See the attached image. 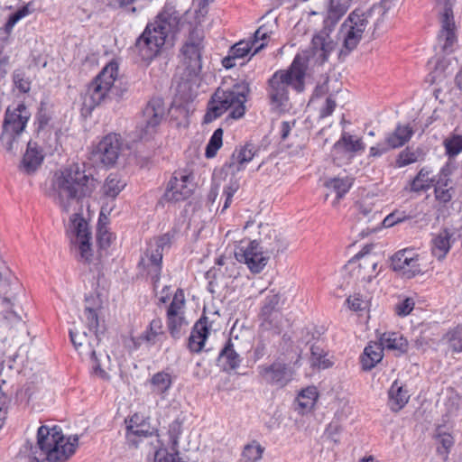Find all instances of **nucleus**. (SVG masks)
<instances>
[{"instance_id":"nucleus-29","label":"nucleus","mask_w":462,"mask_h":462,"mask_svg":"<svg viewBox=\"0 0 462 462\" xmlns=\"http://www.w3.org/2000/svg\"><path fill=\"white\" fill-rule=\"evenodd\" d=\"M243 361V358L240 356V355L236 351L234 347V344L232 340L229 338L223 348L220 350L217 356V362L219 365L223 366V369L227 371H234L237 369L241 363Z\"/></svg>"},{"instance_id":"nucleus-41","label":"nucleus","mask_w":462,"mask_h":462,"mask_svg":"<svg viewBox=\"0 0 462 462\" xmlns=\"http://www.w3.org/2000/svg\"><path fill=\"white\" fill-rule=\"evenodd\" d=\"M86 325L90 333L93 334L96 345H99L103 331L99 329V319L97 310L91 307H86L84 310Z\"/></svg>"},{"instance_id":"nucleus-17","label":"nucleus","mask_w":462,"mask_h":462,"mask_svg":"<svg viewBox=\"0 0 462 462\" xmlns=\"http://www.w3.org/2000/svg\"><path fill=\"white\" fill-rule=\"evenodd\" d=\"M377 264L376 255L365 252L350 259L346 268L357 281H370L376 273Z\"/></svg>"},{"instance_id":"nucleus-54","label":"nucleus","mask_w":462,"mask_h":462,"mask_svg":"<svg viewBox=\"0 0 462 462\" xmlns=\"http://www.w3.org/2000/svg\"><path fill=\"white\" fill-rule=\"evenodd\" d=\"M271 32L265 25L260 26L254 33V39L251 41L252 44L254 45V51L252 56L256 54L258 51L263 50L266 46L265 41L269 38Z\"/></svg>"},{"instance_id":"nucleus-13","label":"nucleus","mask_w":462,"mask_h":462,"mask_svg":"<svg viewBox=\"0 0 462 462\" xmlns=\"http://www.w3.org/2000/svg\"><path fill=\"white\" fill-rule=\"evenodd\" d=\"M423 258L411 249L396 252L392 257V266L406 279H412L425 273L426 265L422 263Z\"/></svg>"},{"instance_id":"nucleus-53","label":"nucleus","mask_w":462,"mask_h":462,"mask_svg":"<svg viewBox=\"0 0 462 462\" xmlns=\"http://www.w3.org/2000/svg\"><path fill=\"white\" fill-rule=\"evenodd\" d=\"M446 153L449 157H456L462 152V135L453 134L444 140Z\"/></svg>"},{"instance_id":"nucleus-3","label":"nucleus","mask_w":462,"mask_h":462,"mask_svg":"<svg viewBox=\"0 0 462 462\" xmlns=\"http://www.w3.org/2000/svg\"><path fill=\"white\" fill-rule=\"evenodd\" d=\"M53 185L55 202L63 212L69 213L74 203H80L91 197L97 181L91 172L85 170V165L73 163L56 174Z\"/></svg>"},{"instance_id":"nucleus-22","label":"nucleus","mask_w":462,"mask_h":462,"mask_svg":"<svg viewBox=\"0 0 462 462\" xmlns=\"http://www.w3.org/2000/svg\"><path fill=\"white\" fill-rule=\"evenodd\" d=\"M257 152L258 149L252 143L236 147L229 160L225 162L223 168L235 174L244 170L245 165L253 160Z\"/></svg>"},{"instance_id":"nucleus-15","label":"nucleus","mask_w":462,"mask_h":462,"mask_svg":"<svg viewBox=\"0 0 462 462\" xmlns=\"http://www.w3.org/2000/svg\"><path fill=\"white\" fill-rule=\"evenodd\" d=\"M194 177L184 171H177L170 179L163 199L168 202L183 201L189 199L194 191Z\"/></svg>"},{"instance_id":"nucleus-56","label":"nucleus","mask_w":462,"mask_h":462,"mask_svg":"<svg viewBox=\"0 0 462 462\" xmlns=\"http://www.w3.org/2000/svg\"><path fill=\"white\" fill-rule=\"evenodd\" d=\"M15 88L22 93H28L31 89V80L23 70L16 69L13 74Z\"/></svg>"},{"instance_id":"nucleus-35","label":"nucleus","mask_w":462,"mask_h":462,"mask_svg":"<svg viewBox=\"0 0 462 462\" xmlns=\"http://www.w3.org/2000/svg\"><path fill=\"white\" fill-rule=\"evenodd\" d=\"M318 400V390L315 386L303 389L297 396L296 402L298 407L296 410L301 413L310 411Z\"/></svg>"},{"instance_id":"nucleus-58","label":"nucleus","mask_w":462,"mask_h":462,"mask_svg":"<svg viewBox=\"0 0 462 462\" xmlns=\"http://www.w3.org/2000/svg\"><path fill=\"white\" fill-rule=\"evenodd\" d=\"M415 300L411 297L401 300L394 306V313L399 317L408 316L414 309Z\"/></svg>"},{"instance_id":"nucleus-45","label":"nucleus","mask_w":462,"mask_h":462,"mask_svg":"<svg viewBox=\"0 0 462 462\" xmlns=\"http://www.w3.org/2000/svg\"><path fill=\"white\" fill-rule=\"evenodd\" d=\"M444 341L453 353L462 352V326L448 330L444 336Z\"/></svg>"},{"instance_id":"nucleus-24","label":"nucleus","mask_w":462,"mask_h":462,"mask_svg":"<svg viewBox=\"0 0 462 462\" xmlns=\"http://www.w3.org/2000/svg\"><path fill=\"white\" fill-rule=\"evenodd\" d=\"M121 143L117 134H109L97 144V152L103 164L112 166L118 159Z\"/></svg>"},{"instance_id":"nucleus-10","label":"nucleus","mask_w":462,"mask_h":462,"mask_svg":"<svg viewBox=\"0 0 462 462\" xmlns=\"http://www.w3.org/2000/svg\"><path fill=\"white\" fill-rule=\"evenodd\" d=\"M30 116L31 113L23 103L13 111L9 108L6 110L0 142L7 152L14 154L18 150L20 135L24 131Z\"/></svg>"},{"instance_id":"nucleus-18","label":"nucleus","mask_w":462,"mask_h":462,"mask_svg":"<svg viewBox=\"0 0 462 462\" xmlns=\"http://www.w3.org/2000/svg\"><path fill=\"white\" fill-rule=\"evenodd\" d=\"M236 259L247 265L254 273H259L266 266L270 256L260 248L256 240L251 241L245 248L240 247L235 253Z\"/></svg>"},{"instance_id":"nucleus-64","label":"nucleus","mask_w":462,"mask_h":462,"mask_svg":"<svg viewBox=\"0 0 462 462\" xmlns=\"http://www.w3.org/2000/svg\"><path fill=\"white\" fill-rule=\"evenodd\" d=\"M337 106V102L332 94L326 97L325 104L319 113V117H326L332 114Z\"/></svg>"},{"instance_id":"nucleus-57","label":"nucleus","mask_w":462,"mask_h":462,"mask_svg":"<svg viewBox=\"0 0 462 462\" xmlns=\"http://www.w3.org/2000/svg\"><path fill=\"white\" fill-rule=\"evenodd\" d=\"M185 298L184 292L181 289H178L173 296V299L168 307L167 316H173L174 314H182L181 309L184 307Z\"/></svg>"},{"instance_id":"nucleus-28","label":"nucleus","mask_w":462,"mask_h":462,"mask_svg":"<svg viewBox=\"0 0 462 462\" xmlns=\"http://www.w3.org/2000/svg\"><path fill=\"white\" fill-rule=\"evenodd\" d=\"M51 115L46 109L45 104L41 102L38 112L35 115L34 125L36 132V138L45 142L46 139L51 136L53 126L51 125Z\"/></svg>"},{"instance_id":"nucleus-25","label":"nucleus","mask_w":462,"mask_h":462,"mask_svg":"<svg viewBox=\"0 0 462 462\" xmlns=\"http://www.w3.org/2000/svg\"><path fill=\"white\" fill-rule=\"evenodd\" d=\"M350 4L346 0H328L324 5L322 24L327 28H337L341 18L346 14Z\"/></svg>"},{"instance_id":"nucleus-55","label":"nucleus","mask_w":462,"mask_h":462,"mask_svg":"<svg viewBox=\"0 0 462 462\" xmlns=\"http://www.w3.org/2000/svg\"><path fill=\"white\" fill-rule=\"evenodd\" d=\"M437 439L441 445V448H438V451L447 456L454 444V438L450 433L444 431L443 427L439 426L437 428Z\"/></svg>"},{"instance_id":"nucleus-32","label":"nucleus","mask_w":462,"mask_h":462,"mask_svg":"<svg viewBox=\"0 0 462 462\" xmlns=\"http://www.w3.org/2000/svg\"><path fill=\"white\" fill-rule=\"evenodd\" d=\"M337 28H327V25L321 26L319 30V51H322V60L328 59L330 53H332L337 47Z\"/></svg>"},{"instance_id":"nucleus-62","label":"nucleus","mask_w":462,"mask_h":462,"mask_svg":"<svg viewBox=\"0 0 462 462\" xmlns=\"http://www.w3.org/2000/svg\"><path fill=\"white\" fill-rule=\"evenodd\" d=\"M174 236V230L169 231L162 235L161 236L156 238L154 247L157 249H162V252H163L165 247L169 248L171 246Z\"/></svg>"},{"instance_id":"nucleus-27","label":"nucleus","mask_w":462,"mask_h":462,"mask_svg":"<svg viewBox=\"0 0 462 462\" xmlns=\"http://www.w3.org/2000/svg\"><path fill=\"white\" fill-rule=\"evenodd\" d=\"M454 234L448 230L442 229L434 236L431 240V254L438 260H443L454 243Z\"/></svg>"},{"instance_id":"nucleus-20","label":"nucleus","mask_w":462,"mask_h":462,"mask_svg":"<svg viewBox=\"0 0 462 462\" xmlns=\"http://www.w3.org/2000/svg\"><path fill=\"white\" fill-rule=\"evenodd\" d=\"M70 223L76 235L73 243L79 245L80 259L86 263H90L92 257L91 232L88 229V223L79 213H74L71 216Z\"/></svg>"},{"instance_id":"nucleus-50","label":"nucleus","mask_w":462,"mask_h":462,"mask_svg":"<svg viewBox=\"0 0 462 462\" xmlns=\"http://www.w3.org/2000/svg\"><path fill=\"white\" fill-rule=\"evenodd\" d=\"M137 415L133 416L126 426V439L133 445H137L135 439L137 437H147L149 435L148 430L141 429V425L137 424Z\"/></svg>"},{"instance_id":"nucleus-63","label":"nucleus","mask_w":462,"mask_h":462,"mask_svg":"<svg viewBox=\"0 0 462 462\" xmlns=\"http://www.w3.org/2000/svg\"><path fill=\"white\" fill-rule=\"evenodd\" d=\"M97 241L100 248L106 249L111 245L112 234L99 226L97 233Z\"/></svg>"},{"instance_id":"nucleus-37","label":"nucleus","mask_w":462,"mask_h":462,"mask_svg":"<svg viewBox=\"0 0 462 462\" xmlns=\"http://www.w3.org/2000/svg\"><path fill=\"white\" fill-rule=\"evenodd\" d=\"M432 171L427 168H421L414 179L410 182V190L412 192H420L430 189L435 180L431 177Z\"/></svg>"},{"instance_id":"nucleus-38","label":"nucleus","mask_w":462,"mask_h":462,"mask_svg":"<svg viewBox=\"0 0 462 462\" xmlns=\"http://www.w3.org/2000/svg\"><path fill=\"white\" fill-rule=\"evenodd\" d=\"M380 344L383 348L404 352L407 348V340L399 333L385 332L380 337Z\"/></svg>"},{"instance_id":"nucleus-42","label":"nucleus","mask_w":462,"mask_h":462,"mask_svg":"<svg viewBox=\"0 0 462 462\" xmlns=\"http://www.w3.org/2000/svg\"><path fill=\"white\" fill-rule=\"evenodd\" d=\"M188 325L183 314L167 316V328L170 335L174 339H179L183 335V328Z\"/></svg>"},{"instance_id":"nucleus-44","label":"nucleus","mask_w":462,"mask_h":462,"mask_svg":"<svg viewBox=\"0 0 462 462\" xmlns=\"http://www.w3.org/2000/svg\"><path fill=\"white\" fill-rule=\"evenodd\" d=\"M353 181L352 179L346 178H335L330 180L326 183V187L331 191L335 192L336 199L338 200L341 199L346 193L348 192L349 189L352 187Z\"/></svg>"},{"instance_id":"nucleus-2","label":"nucleus","mask_w":462,"mask_h":462,"mask_svg":"<svg viewBox=\"0 0 462 462\" xmlns=\"http://www.w3.org/2000/svg\"><path fill=\"white\" fill-rule=\"evenodd\" d=\"M180 14L167 3L154 21L147 23L143 33L136 39L135 49L143 60L151 61L160 52L169 37L174 38L180 31Z\"/></svg>"},{"instance_id":"nucleus-12","label":"nucleus","mask_w":462,"mask_h":462,"mask_svg":"<svg viewBox=\"0 0 462 462\" xmlns=\"http://www.w3.org/2000/svg\"><path fill=\"white\" fill-rule=\"evenodd\" d=\"M165 116L164 102L162 97H152L142 112V117L137 125L139 138L149 140L157 132V127Z\"/></svg>"},{"instance_id":"nucleus-5","label":"nucleus","mask_w":462,"mask_h":462,"mask_svg":"<svg viewBox=\"0 0 462 462\" xmlns=\"http://www.w3.org/2000/svg\"><path fill=\"white\" fill-rule=\"evenodd\" d=\"M251 92L250 84L246 80H237L231 86L223 83L211 96L203 124H209L229 111L233 119L242 118L246 111L245 103Z\"/></svg>"},{"instance_id":"nucleus-59","label":"nucleus","mask_w":462,"mask_h":462,"mask_svg":"<svg viewBox=\"0 0 462 462\" xmlns=\"http://www.w3.org/2000/svg\"><path fill=\"white\" fill-rule=\"evenodd\" d=\"M253 47H254V45L252 44V42L241 41L230 48L229 53H231L236 60L242 59L250 52Z\"/></svg>"},{"instance_id":"nucleus-49","label":"nucleus","mask_w":462,"mask_h":462,"mask_svg":"<svg viewBox=\"0 0 462 462\" xmlns=\"http://www.w3.org/2000/svg\"><path fill=\"white\" fill-rule=\"evenodd\" d=\"M223 129L217 128L214 131L211 135L206 149H205V156L208 159L213 158L217 155V151L223 144Z\"/></svg>"},{"instance_id":"nucleus-16","label":"nucleus","mask_w":462,"mask_h":462,"mask_svg":"<svg viewBox=\"0 0 462 462\" xmlns=\"http://www.w3.org/2000/svg\"><path fill=\"white\" fill-rule=\"evenodd\" d=\"M365 149V144L361 137L344 131L334 143L331 156L335 162L340 164L350 162L356 153L364 152Z\"/></svg>"},{"instance_id":"nucleus-19","label":"nucleus","mask_w":462,"mask_h":462,"mask_svg":"<svg viewBox=\"0 0 462 462\" xmlns=\"http://www.w3.org/2000/svg\"><path fill=\"white\" fill-rule=\"evenodd\" d=\"M259 235L260 238L256 243L269 256H277L287 250L288 241L268 224L260 225Z\"/></svg>"},{"instance_id":"nucleus-23","label":"nucleus","mask_w":462,"mask_h":462,"mask_svg":"<svg viewBox=\"0 0 462 462\" xmlns=\"http://www.w3.org/2000/svg\"><path fill=\"white\" fill-rule=\"evenodd\" d=\"M210 328L208 319L205 315H202L194 324L187 344V347L191 353L198 354L204 349Z\"/></svg>"},{"instance_id":"nucleus-47","label":"nucleus","mask_w":462,"mask_h":462,"mask_svg":"<svg viewBox=\"0 0 462 462\" xmlns=\"http://www.w3.org/2000/svg\"><path fill=\"white\" fill-rule=\"evenodd\" d=\"M449 181L450 180L445 176L443 179L440 178L435 186V198L441 203L449 202L453 197V188L448 187Z\"/></svg>"},{"instance_id":"nucleus-60","label":"nucleus","mask_w":462,"mask_h":462,"mask_svg":"<svg viewBox=\"0 0 462 462\" xmlns=\"http://www.w3.org/2000/svg\"><path fill=\"white\" fill-rule=\"evenodd\" d=\"M342 431V426L337 421L330 422L324 431V438L328 439L335 444L339 443V436Z\"/></svg>"},{"instance_id":"nucleus-51","label":"nucleus","mask_w":462,"mask_h":462,"mask_svg":"<svg viewBox=\"0 0 462 462\" xmlns=\"http://www.w3.org/2000/svg\"><path fill=\"white\" fill-rule=\"evenodd\" d=\"M281 297L279 293H275L274 291H271L263 299L260 310V315H265L274 312V311H280L279 309V302H280Z\"/></svg>"},{"instance_id":"nucleus-11","label":"nucleus","mask_w":462,"mask_h":462,"mask_svg":"<svg viewBox=\"0 0 462 462\" xmlns=\"http://www.w3.org/2000/svg\"><path fill=\"white\" fill-rule=\"evenodd\" d=\"M454 3L455 0H436V8L441 25L438 39L445 52H452L457 42L456 24L452 10Z\"/></svg>"},{"instance_id":"nucleus-43","label":"nucleus","mask_w":462,"mask_h":462,"mask_svg":"<svg viewBox=\"0 0 462 462\" xmlns=\"http://www.w3.org/2000/svg\"><path fill=\"white\" fill-rule=\"evenodd\" d=\"M259 318L261 320V328L265 330H273L276 334L281 332L282 323V315L281 311H274L270 313V315L259 314Z\"/></svg>"},{"instance_id":"nucleus-34","label":"nucleus","mask_w":462,"mask_h":462,"mask_svg":"<svg viewBox=\"0 0 462 462\" xmlns=\"http://www.w3.org/2000/svg\"><path fill=\"white\" fill-rule=\"evenodd\" d=\"M346 307L359 316L369 311L371 297L367 293L354 292L346 300Z\"/></svg>"},{"instance_id":"nucleus-33","label":"nucleus","mask_w":462,"mask_h":462,"mask_svg":"<svg viewBox=\"0 0 462 462\" xmlns=\"http://www.w3.org/2000/svg\"><path fill=\"white\" fill-rule=\"evenodd\" d=\"M413 135L410 125H398L396 128L385 136V143L390 149H396L407 143Z\"/></svg>"},{"instance_id":"nucleus-39","label":"nucleus","mask_w":462,"mask_h":462,"mask_svg":"<svg viewBox=\"0 0 462 462\" xmlns=\"http://www.w3.org/2000/svg\"><path fill=\"white\" fill-rule=\"evenodd\" d=\"M126 183L117 173H110L102 187L106 197L115 199L125 187Z\"/></svg>"},{"instance_id":"nucleus-46","label":"nucleus","mask_w":462,"mask_h":462,"mask_svg":"<svg viewBox=\"0 0 462 462\" xmlns=\"http://www.w3.org/2000/svg\"><path fill=\"white\" fill-rule=\"evenodd\" d=\"M152 392L162 394L165 393L171 386L172 381L170 374L165 372H158L151 379Z\"/></svg>"},{"instance_id":"nucleus-40","label":"nucleus","mask_w":462,"mask_h":462,"mask_svg":"<svg viewBox=\"0 0 462 462\" xmlns=\"http://www.w3.org/2000/svg\"><path fill=\"white\" fill-rule=\"evenodd\" d=\"M423 160V153L420 149L407 147L401 151L395 159V167L403 168Z\"/></svg>"},{"instance_id":"nucleus-21","label":"nucleus","mask_w":462,"mask_h":462,"mask_svg":"<svg viewBox=\"0 0 462 462\" xmlns=\"http://www.w3.org/2000/svg\"><path fill=\"white\" fill-rule=\"evenodd\" d=\"M69 337L73 346L79 352V354H83L82 352L79 351L80 347H88V351L86 352V354L90 356V359L93 364L92 368L94 374L103 380H109V374L104 369L101 368L100 361L97 358V352L95 350V346L97 345L96 341L94 340V337L92 339L88 338V334L86 332H83L82 335H80L74 332L72 329L69 330Z\"/></svg>"},{"instance_id":"nucleus-31","label":"nucleus","mask_w":462,"mask_h":462,"mask_svg":"<svg viewBox=\"0 0 462 462\" xmlns=\"http://www.w3.org/2000/svg\"><path fill=\"white\" fill-rule=\"evenodd\" d=\"M408 390L394 381L388 391V406L393 412L400 411L409 402Z\"/></svg>"},{"instance_id":"nucleus-30","label":"nucleus","mask_w":462,"mask_h":462,"mask_svg":"<svg viewBox=\"0 0 462 462\" xmlns=\"http://www.w3.org/2000/svg\"><path fill=\"white\" fill-rule=\"evenodd\" d=\"M383 357V349L381 346V344L373 341L369 342L360 356L362 369L365 371H370L382 361Z\"/></svg>"},{"instance_id":"nucleus-14","label":"nucleus","mask_w":462,"mask_h":462,"mask_svg":"<svg viewBox=\"0 0 462 462\" xmlns=\"http://www.w3.org/2000/svg\"><path fill=\"white\" fill-rule=\"evenodd\" d=\"M258 373L265 383L283 388L293 380L295 370L290 364L278 359L270 365L258 366Z\"/></svg>"},{"instance_id":"nucleus-6","label":"nucleus","mask_w":462,"mask_h":462,"mask_svg":"<svg viewBox=\"0 0 462 462\" xmlns=\"http://www.w3.org/2000/svg\"><path fill=\"white\" fill-rule=\"evenodd\" d=\"M374 16L376 17L374 22V34H375L383 30L387 18V9L383 5H374L369 9L356 8L343 22L340 32L343 37V46L348 52L357 47Z\"/></svg>"},{"instance_id":"nucleus-4","label":"nucleus","mask_w":462,"mask_h":462,"mask_svg":"<svg viewBox=\"0 0 462 462\" xmlns=\"http://www.w3.org/2000/svg\"><path fill=\"white\" fill-rule=\"evenodd\" d=\"M79 445L78 435L65 439L60 427L41 426L37 430L36 446L30 447L32 462H65L75 452Z\"/></svg>"},{"instance_id":"nucleus-1","label":"nucleus","mask_w":462,"mask_h":462,"mask_svg":"<svg viewBox=\"0 0 462 462\" xmlns=\"http://www.w3.org/2000/svg\"><path fill=\"white\" fill-rule=\"evenodd\" d=\"M317 67L318 32H314L310 45L299 51L287 69L275 71L268 79L266 91L271 106L283 110L288 105L289 88L297 93L303 92Z\"/></svg>"},{"instance_id":"nucleus-36","label":"nucleus","mask_w":462,"mask_h":462,"mask_svg":"<svg viewBox=\"0 0 462 462\" xmlns=\"http://www.w3.org/2000/svg\"><path fill=\"white\" fill-rule=\"evenodd\" d=\"M142 335L147 346H154L164 336L162 320L160 318L153 319Z\"/></svg>"},{"instance_id":"nucleus-52","label":"nucleus","mask_w":462,"mask_h":462,"mask_svg":"<svg viewBox=\"0 0 462 462\" xmlns=\"http://www.w3.org/2000/svg\"><path fill=\"white\" fill-rule=\"evenodd\" d=\"M182 433V421L180 419L174 420L170 425L168 430L169 439L171 441V448L179 454V439Z\"/></svg>"},{"instance_id":"nucleus-7","label":"nucleus","mask_w":462,"mask_h":462,"mask_svg":"<svg viewBox=\"0 0 462 462\" xmlns=\"http://www.w3.org/2000/svg\"><path fill=\"white\" fill-rule=\"evenodd\" d=\"M207 13L205 4L200 5L196 14L195 23H189V33L180 48L188 76L192 79L199 77L202 70V54L205 50V32L199 20Z\"/></svg>"},{"instance_id":"nucleus-8","label":"nucleus","mask_w":462,"mask_h":462,"mask_svg":"<svg viewBox=\"0 0 462 462\" xmlns=\"http://www.w3.org/2000/svg\"><path fill=\"white\" fill-rule=\"evenodd\" d=\"M23 289L18 278L8 266H4L0 273V299L3 310L1 315L8 325L22 321L21 315L14 310L18 304V296Z\"/></svg>"},{"instance_id":"nucleus-9","label":"nucleus","mask_w":462,"mask_h":462,"mask_svg":"<svg viewBox=\"0 0 462 462\" xmlns=\"http://www.w3.org/2000/svg\"><path fill=\"white\" fill-rule=\"evenodd\" d=\"M118 74V65L116 62H109L97 75V77L88 85L87 93L83 97L82 110L91 113L92 110L99 106L112 90Z\"/></svg>"},{"instance_id":"nucleus-48","label":"nucleus","mask_w":462,"mask_h":462,"mask_svg":"<svg viewBox=\"0 0 462 462\" xmlns=\"http://www.w3.org/2000/svg\"><path fill=\"white\" fill-rule=\"evenodd\" d=\"M264 448L256 440L246 444L242 451V457L245 462H258L261 460Z\"/></svg>"},{"instance_id":"nucleus-26","label":"nucleus","mask_w":462,"mask_h":462,"mask_svg":"<svg viewBox=\"0 0 462 462\" xmlns=\"http://www.w3.org/2000/svg\"><path fill=\"white\" fill-rule=\"evenodd\" d=\"M44 154L39 143L35 141H29L26 152L23 157L22 168L27 174L33 173L42 163Z\"/></svg>"},{"instance_id":"nucleus-61","label":"nucleus","mask_w":462,"mask_h":462,"mask_svg":"<svg viewBox=\"0 0 462 462\" xmlns=\"http://www.w3.org/2000/svg\"><path fill=\"white\" fill-rule=\"evenodd\" d=\"M407 218L408 216L404 211L395 210L383 218V225L384 227H392L395 224L401 223Z\"/></svg>"}]
</instances>
